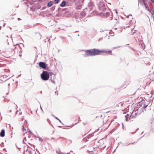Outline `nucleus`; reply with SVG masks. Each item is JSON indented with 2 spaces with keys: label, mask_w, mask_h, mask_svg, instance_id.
<instances>
[{
  "label": "nucleus",
  "mask_w": 154,
  "mask_h": 154,
  "mask_svg": "<svg viewBox=\"0 0 154 154\" xmlns=\"http://www.w3.org/2000/svg\"><path fill=\"white\" fill-rule=\"evenodd\" d=\"M85 54L88 56H94L100 54V50L96 48L88 50H86Z\"/></svg>",
  "instance_id": "obj_1"
},
{
  "label": "nucleus",
  "mask_w": 154,
  "mask_h": 154,
  "mask_svg": "<svg viewBox=\"0 0 154 154\" xmlns=\"http://www.w3.org/2000/svg\"><path fill=\"white\" fill-rule=\"evenodd\" d=\"M63 11H65L64 16L67 17H69L72 15L73 10L71 8H64L62 9Z\"/></svg>",
  "instance_id": "obj_2"
},
{
  "label": "nucleus",
  "mask_w": 154,
  "mask_h": 154,
  "mask_svg": "<svg viewBox=\"0 0 154 154\" xmlns=\"http://www.w3.org/2000/svg\"><path fill=\"white\" fill-rule=\"evenodd\" d=\"M98 8L100 11L104 12L106 9L105 2L103 1H100L98 4Z\"/></svg>",
  "instance_id": "obj_3"
},
{
  "label": "nucleus",
  "mask_w": 154,
  "mask_h": 154,
  "mask_svg": "<svg viewBox=\"0 0 154 154\" xmlns=\"http://www.w3.org/2000/svg\"><path fill=\"white\" fill-rule=\"evenodd\" d=\"M49 72L46 71H43L42 73L41 74V76L42 80L44 81L48 80L49 78Z\"/></svg>",
  "instance_id": "obj_4"
},
{
  "label": "nucleus",
  "mask_w": 154,
  "mask_h": 154,
  "mask_svg": "<svg viewBox=\"0 0 154 154\" xmlns=\"http://www.w3.org/2000/svg\"><path fill=\"white\" fill-rule=\"evenodd\" d=\"M50 80H51V82L54 84H55V82L54 80L55 78V76L52 72H49Z\"/></svg>",
  "instance_id": "obj_5"
},
{
  "label": "nucleus",
  "mask_w": 154,
  "mask_h": 154,
  "mask_svg": "<svg viewBox=\"0 0 154 154\" xmlns=\"http://www.w3.org/2000/svg\"><path fill=\"white\" fill-rule=\"evenodd\" d=\"M94 7V4L93 2H89L88 4V8H87V11H88L89 10V12L90 13V11L93 9Z\"/></svg>",
  "instance_id": "obj_6"
},
{
  "label": "nucleus",
  "mask_w": 154,
  "mask_h": 154,
  "mask_svg": "<svg viewBox=\"0 0 154 154\" xmlns=\"http://www.w3.org/2000/svg\"><path fill=\"white\" fill-rule=\"evenodd\" d=\"M41 7L40 5L36 3L33 5L32 7L30 8L31 10L33 11H34L36 9H38L40 8Z\"/></svg>",
  "instance_id": "obj_7"
},
{
  "label": "nucleus",
  "mask_w": 154,
  "mask_h": 154,
  "mask_svg": "<svg viewBox=\"0 0 154 154\" xmlns=\"http://www.w3.org/2000/svg\"><path fill=\"white\" fill-rule=\"evenodd\" d=\"M40 67L44 69H46L48 65L45 62H40L38 63Z\"/></svg>",
  "instance_id": "obj_8"
},
{
  "label": "nucleus",
  "mask_w": 154,
  "mask_h": 154,
  "mask_svg": "<svg viewBox=\"0 0 154 154\" xmlns=\"http://www.w3.org/2000/svg\"><path fill=\"white\" fill-rule=\"evenodd\" d=\"M98 143H100V144L98 145V147H102L104 149L106 147V145H104V142L102 139L100 140L98 142Z\"/></svg>",
  "instance_id": "obj_9"
},
{
  "label": "nucleus",
  "mask_w": 154,
  "mask_h": 154,
  "mask_svg": "<svg viewBox=\"0 0 154 154\" xmlns=\"http://www.w3.org/2000/svg\"><path fill=\"white\" fill-rule=\"evenodd\" d=\"M125 117L126 121H128V118L129 120L130 119H131V118H135V116L134 115H132V114H131L130 116L129 114H127V115L125 116Z\"/></svg>",
  "instance_id": "obj_10"
},
{
  "label": "nucleus",
  "mask_w": 154,
  "mask_h": 154,
  "mask_svg": "<svg viewBox=\"0 0 154 154\" xmlns=\"http://www.w3.org/2000/svg\"><path fill=\"white\" fill-rule=\"evenodd\" d=\"M142 36L140 35H137L135 37V38L136 41L138 43L141 41V39H142Z\"/></svg>",
  "instance_id": "obj_11"
},
{
  "label": "nucleus",
  "mask_w": 154,
  "mask_h": 154,
  "mask_svg": "<svg viewBox=\"0 0 154 154\" xmlns=\"http://www.w3.org/2000/svg\"><path fill=\"white\" fill-rule=\"evenodd\" d=\"M60 5L61 7H64L66 5H68L67 1H66L65 0H63Z\"/></svg>",
  "instance_id": "obj_12"
},
{
  "label": "nucleus",
  "mask_w": 154,
  "mask_h": 154,
  "mask_svg": "<svg viewBox=\"0 0 154 154\" xmlns=\"http://www.w3.org/2000/svg\"><path fill=\"white\" fill-rule=\"evenodd\" d=\"M87 9H85L81 13V16L82 17H85L87 14Z\"/></svg>",
  "instance_id": "obj_13"
},
{
  "label": "nucleus",
  "mask_w": 154,
  "mask_h": 154,
  "mask_svg": "<svg viewBox=\"0 0 154 154\" xmlns=\"http://www.w3.org/2000/svg\"><path fill=\"white\" fill-rule=\"evenodd\" d=\"M93 136V135L90 134H89L88 136L87 137H84L83 140L84 142H87L88 140V139H89L92 136Z\"/></svg>",
  "instance_id": "obj_14"
},
{
  "label": "nucleus",
  "mask_w": 154,
  "mask_h": 154,
  "mask_svg": "<svg viewBox=\"0 0 154 154\" xmlns=\"http://www.w3.org/2000/svg\"><path fill=\"white\" fill-rule=\"evenodd\" d=\"M101 16H104L106 17H109L110 15V14L109 12H106L105 13H103L101 12Z\"/></svg>",
  "instance_id": "obj_15"
},
{
  "label": "nucleus",
  "mask_w": 154,
  "mask_h": 154,
  "mask_svg": "<svg viewBox=\"0 0 154 154\" xmlns=\"http://www.w3.org/2000/svg\"><path fill=\"white\" fill-rule=\"evenodd\" d=\"M0 136L2 137H3L5 136V130L4 129H2L0 133Z\"/></svg>",
  "instance_id": "obj_16"
},
{
  "label": "nucleus",
  "mask_w": 154,
  "mask_h": 154,
  "mask_svg": "<svg viewBox=\"0 0 154 154\" xmlns=\"http://www.w3.org/2000/svg\"><path fill=\"white\" fill-rule=\"evenodd\" d=\"M143 101H144V100H141V101L138 102V104H137V106H139L140 107L142 106H143V104L144 103H143Z\"/></svg>",
  "instance_id": "obj_17"
},
{
  "label": "nucleus",
  "mask_w": 154,
  "mask_h": 154,
  "mask_svg": "<svg viewBox=\"0 0 154 154\" xmlns=\"http://www.w3.org/2000/svg\"><path fill=\"white\" fill-rule=\"evenodd\" d=\"M53 3V2L52 1H50L48 3L47 6L48 7H51L52 6Z\"/></svg>",
  "instance_id": "obj_18"
},
{
  "label": "nucleus",
  "mask_w": 154,
  "mask_h": 154,
  "mask_svg": "<svg viewBox=\"0 0 154 154\" xmlns=\"http://www.w3.org/2000/svg\"><path fill=\"white\" fill-rule=\"evenodd\" d=\"M72 0H68L67 1V3H68V5H71L74 2H73Z\"/></svg>",
  "instance_id": "obj_19"
},
{
  "label": "nucleus",
  "mask_w": 154,
  "mask_h": 154,
  "mask_svg": "<svg viewBox=\"0 0 154 154\" xmlns=\"http://www.w3.org/2000/svg\"><path fill=\"white\" fill-rule=\"evenodd\" d=\"M95 12L93 11H92V13H91V14L90 15H88V17H91L93 16V15H95Z\"/></svg>",
  "instance_id": "obj_20"
},
{
  "label": "nucleus",
  "mask_w": 154,
  "mask_h": 154,
  "mask_svg": "<svg viewBox=\"0 0 154 154\" xmlns=\"http://www.w3.org/2000/svg\"><path fill=\"white\" fill-rule=\"evenodd\" d=\"M147 10L149 11V12L151 13L152 14H154V11H153L152 9H149V8H148L147 9Z\"/></svg>",
  "instance_id": "obj_21"
},
{
  "label": "nucleus",
  "mask_w": 154,
  "mask_h": 154,
  "mask_svg": "<svg viewBox=\"0 0 154 154\" xmlns=\"http://www.w3.org/2000/svg\"><path fill=\"white\" fill-rule=\"evenodd\" d=\"M82 4L77 5L76 7V8L78 9H80L82 7Z\"/></svg>",
  "instance_id": "obj_22"
},
{
  "label": "nucleus",
  "mask_w": 154,
  "mask_h": 154,
  "mask_svg": "<svg viewBox=\"0 0 154 154\" xmlns=\"http://www.w3.org/2000/svg\"><path fill=\"white\" fill-rule=\"evenodd\" d=\"M138 2L140 4H143L145 2V0H139Z\"/></svg>",
  "instance_id": "obj_23"
},
{
  "label": "nucleus",
  "mask_w": 154,
  "mask_h": 154,
  "mask_svg": "<svg viewBox=\"0 0 154 154\" xmlns=\"http://www.w3.org/2000/svg\"><path fill=\"white\" fill-rule=\"evenodd\" d=\"M143 4L145 6V8H146V9H147H147H148V8H149V7H148V5L145 2L143 3Z\"/></svg>",
  "instance_id": "obj_24"
},
{
  "label": "nucleus",
  "mask_w": 154,
  "mask_h": 154,
  "mask_svg": "<svg viewBox=\"0 0 154 154\" xmlns=\"http://www.w3.org/2000/svg\"><path fill=\"white\" fill-rule=\"evenodd\" d=\"M52 116H54V118L55 119H57V120H58L61 123L62 125H63V123H62V122H61V120H60V119H59L57 117H56V116H54V115H52Z\"/></svg>",
  "instance_id": "obj_25"
},
{
  "label": "nucleus",
  "mask_w": 154,
  "mask_h": 154,
  "mask_svg": "<svg viewBox=\"0 0 154 154\" xmlns=\"http://www.w3.org/2000/svg\"><path fill=\"white\" fill-rule=\"evenodd\" d=\"M37 138H38V140H39L42 142L43 141V140L42 138H41V137H38V136H37V137H36Z\"/></svg>",
  "instance_id": "obj_26"
},
{
  "label": "nucleus",
  "mask_w": 154,
  "mask_h": 154,
  "mask_svg": "<svg viewBox=\"0 0 154 154\" xmlns=\"http://www.w3.org/2000/svg\"><path fill=\"white\" fill-rule=\"evenodd\" d=\"M135 143V142L133 143H124V145H125V146H128V145H129V144H133V143Z\"/></svg>",
  "instance_id": "obj_27"
},
{
  "label": "nucleus",
  "mask_w": 154,
  "mask_h": 154,
  "mask_svg": "<svg viewBox=\"0 0 154 154\" xmlns=\"http://www.w3.org/2000/svg\"><path fill=\"white\" fill-rule=\"evenodd\" d=\"M105 53L111 54L112 53V51L111 50L106 51H105Z\"/></svg>",
  "instance_id": "obj_28"
},
{
  "label": "nucleus",
  "mask_w": 154,
  "mask_h": 154,
  "mask_svg": "<svg viewBox=\"0 0 154 154\" xmlns=\"http://www.w3.org/2000/svg\"><path fill=\"white\" fill-rule=\"evenodd\" d=\"M106 51L105 50H100V54L101 53H105Z\"/></svg>",
  "instance_id": "obj_29"
},
{
  "label": "nucleus",
  "mask_w": 154,
  "mask_h": 154,
  "mask_svg": "<svg viewBox=\"0 0 154 154\" xmlns=\"http://www.w3.org/2000/svg\"><path fill=\"white\" fill-rule=\"evenodd\" d=\"M36 0H32V2H29V3L31 4L32 5L34 3V2L36 1Z\"/></svg>",
  "instance_id": "obj_30"
},
{
  "label": "nucleus",
  "mask_w": 154,
  "mask_h": 154,
  "mask_svg": "<svg viewBox=\"0 0 154 154\" xmlns=\"http://www.w3.org/2000/svg\"><path fill=\"white\" fill-rule=\"evenodd\" d=\"M148 106V105H145L144 104H143V109H144L146 108V107Z\"/></svg>",
  "instance_id": "obj_31"
},
{
  "label": "nucleus",
  "mask_w": 154,
  "mask_h": 154,
  "mask_svg": "<svg viewBox=\"0 0 154 154\" xmlns=\"http://www.w3.org/2000/svg\"><path fill=\"white\" fill-rule=\"evenodd\" d=\"M60 1V0H55L54 2L56 4H57Z\"/></svg>",
  "instance_id": "obj_32"
},
{
  "label": "nucleus",
  "mask_w": 154,
  "mask_h": 154,
  "mask_svg": "<svg viewBox=\"0 0 154 154\" xmlns=\"http://www.w3.org/2000/svg\"><path fill=\"white\" fill-rule=\"evenodd\" d=\"M0 145H1V147H3L4 146V143L3 142H2L1 144H0Z\"/></svg>",
  "instance_id": "obj_33"
},
{
  "label": "nucleus",
  "mask_w": 154,
  "mask_h": 154,
  "mask_svg": "<svg viewBox=\"0 0 154 154\" xmlns=\"http://www.w3.org/2000/svg\"><path fill=\"white\" fill-rule=\"evenodd\" d=\"M27 151H28V152L29 154H32V152L31 150H27Z\"/></svg>",
  "instance_id": "obj_34"
},
{
  "label": "nucleus",
  "mask_w": 154,
  "mask_h": 154,
  "mask_svg": "<svg viewBox=\"0 0 154 154\" xmlns=\"http://www.w3.org/2000/svg\"><path fill=\"white\" fill-rule=\"evenodd\" d=\"M59 127H60L62 128L63 129H66V128H65V127L64 126H59Z\"/></svg>",
  "instance_id": "obj_35"
},
{
  "label": "nucleus",
  "mask_w": 154,
  "mask_h": 154,
  "mask_svg": "<svg viewBox=\"0 0 154 154\" xmlns=\"http://www.w3.org/2000/svg\"><path fill=\"white\" fill-rule=\"evenodd\" d=\"M29 134H33L32 133V131H31L30 130H29Z\"/></svg>",
  "instance_id": "obj_36"
},
{
  "label": "nucleus",
  "mask_w": 154,
  "mask_h": 154,
  "mask_svg": "<svg viewBox=\"0 0 154 154\" xmlns=\"http://www.w3.org/2000/svg\"><path fill=\"white\" fill-rule=\"evenodd\" d=\"M55 93L57 95L58 94V93H57V91H55Z\"/></svg>",
  "instance_id": "obj_37"
},
{
  "label": "nucleus",
  "mask_w": 154,
  "mask_h": 154,
  "mask_svg": "<svg viewBox=\"0 0 154 154\" xmlns=\"http://www.w3.org/2000/svg\"><path fill=\"white\" fill-rule=\"evenodd\" d=\"M133 114V115H134V116H135H135L137 115V113H135L134 114L133 112L132 113V114Z\"/></svg>",
  "instance_id": "obj_38"
},
{
  "label": "nucleus",
  "mask_w": 154,
  "mask_h": 154,
  "mask_svg": "<svg viewBox=\"0 0 154 154\" xmlns=\"http://www.w3.org/2000/svg\"><path fill=\"white\" fill-rule=\"evenodd\" d=\"M117 127V126L115 127V128H114L113 129H112V131H113V132L114 131H115V130L116 129V128Z\"/></svg>",
  "instance_id": "obj_39"
},
{
  "label": "nucleus",
  "mask_w": 154,
  "mask_h": 154,
  "mask_svg": "<svg viewBox=\"0 0 154 154\" xmlns=\"http://www.w3.org/2000/svg\"><path fill=\"white\" fill-rule=\"evenodd\" d=\"M51 9H52V10H54V9H55V7H52L51 8Z\"/></svg>",
  "instance_id": "obj_40"
},
{
  "label": "nucleus",
  "mask_w": 154,
  "mask_h": 154,
  "mask_svg": "<svg viewBox=\"0 0 154 154\" xmlns=\"http://www.w3.org/2000/svg\"><path fill=\"white\" fill-rule=\"evenodd\" d=\"M122 129H123L124 128V125H123V123H122Z\"/></svg>",
  "instance_id": "obj_41"
},
{
  "label": "nucleus",
  "mask_w": 154,
  "mask_h": 154,
  "mask_svg": "<svg viewBox=\"0 0 154 154\" xmlns=\"http://www.w3.org/2000/svg\"><path fill=\"white\" fill-rule=\"evenodd\" d=\"M104 31L102 29H100V32H103Z\"/></svg>",
  "instance_id": "obj_42"
},
{
  "label": "nucleus",
  "mask_w": 154,
  "mask_h": 154,
  "mask_svg": "<svg viewBox=\"0 0 154 154\" xmlns=\"http://www.w3.org/2000/svg\"><path fill=\"white\" fill-rule=\"evenodd\" d=\"M132 16V15L131 14H130L129 15H128V16L127 17V18H128L129 17V16Z\"/></svg>",
  "instance_id": "obj_43"
},
{
  "label": "nucleus",
  "mask_w": 154,
  "mask_h": 154,
  "mask_svg": "<svg viewBox=\"0 0 154 154\" xmlns=\"http://www.w3.org/2000/svg\"><path fill=\"white\" fill-rule=\"evenodd\" d=\"M23 144H26V143L24 142V139H23Z\"/></svg>",
  "instance_id": "obj_44"
},
{
  "label": "nucleus",
  "mask_w": 154,
  "mask_h": 154,
  "mask_svg": "<svg viewBox=\"0 0 154 154\" xmlns=\"http://www.w3.org/2000/svg\"><path fill=\"white\" fill-rule=\"evenodd\" d=\"M153 3H154V0H150Z\"/></svg>",
  "instance_id": "obj_45"
},
{
  "label": "nucleus",
  "mask_w": 154,
  "mask_h": 154,
  "mask_svg": "<svg viewBox=\"0 0 154 154\" xmlns=\"http://www.w3.org/2000/svg\"><path fill=\"white\" fill-rule=\"evenodd\" d=\"M17 19L18 20H21V19L19 18H18Z\"/></svg>",
  "instance_id": "obj_46"
},
{
  "label": "nucleus",
  "mask_w": 154,
  "mask_h": 154,
  "mask_svg": "<svg viewBox=\"0 0 154 154\" xmlns=\"http://www.w3.org/2000/svg\"><path fill=\"white\" fill-rule=\"evenodd\" d=\"M25 129V128H24V127L23 126V128H22V129L23 130H24Z\"/></svg>",
  "instance_id": "obj_47"
},
{
  "label": "nucleus",
  "mask_w": 154,
  "mask_h": 154,
  "mask_svg": "<svg viewBox=\"0 0 154 154\" xmlns=\"http://www.w3.org/2000/svg\"><path fill=\"white\" fill-rule=\"evenodd\" d=\"M100 128H99L97 131L96 130L95 131V132L97 131H98V130H100Z\"/></svg>",
  "instance_id": "obj_48"
},
{
  "label": "nucleus",
  "mask_w": 154,
  "mask_h": 154,
  "mask_svg": "<svg viewBox=\"0 0 154 154\" xmlns=\"http://www.w3.org/2000/svg\"><path fill=\"white\" fill-rule=\"evenodd\" d=\"M115 10L116 11V13L117 14H118V12H117V11L115 9Z\"/></svg>",
  "instance_id": "obj_49"
},
{
  "label": "nucleus",
  "mask_w": 154,
  "mask_h": 154,
  "mask_svg": "<svg viewBox=\"0 0 154 154\" xmlns=\"http://www.w3.org/2000/svg\"><path fill=\"white\" fill-rule=\"evenodd\" d=\"M10 83H9L8 85V87L9 88V86H10Z\"/></svg>",
  "instance_id": "obj_50"
},
{
  "label": "nucleus",
  "mask_w": 154,
  "mask_h": 154,
  "mask_svg": "<svg viewBox=\"0 0 154 154\" xmlns=\"http://www.w3.org/2000/svg\"><path fill=\"white\" fill-rule=\"evenodd\" d=\"M73 1V2H75L76 1V0H72Z\"/></svg>",
  "instance_id": "obj_51"
},
{
  "label": "nucleus",
  "mask_w": 154,
  "mask_h": 154,
  "mask_svg": "<svg viewBox=\"0 0 154 154\" xmlns=\"http://www.w3.org/2000/svg\"><path fill=\"white\" fill-rule=\"evenodd\" d=\"M40 108H41V109L42 110V111H43V109H42V107H41V106H40Z\"/></svg>",
  "instance_id": "obj_52"
},
{
  "label": "nucleus",
  "mask_w": 154,
  "mask_h": 154,
  "mask_svg": "<svg viewBox=\"0 0 154 154\" xmlns=\"http://www.w3.org/2000/svg\"><path fill=\"white\" fill-rule=\"evenodd\" d=\"M28 137L29 138H30L31 137V136L30 135H29Z\"/></svg>",
  "instance_id": "obj_53"
},
{
  "label": "nucleus",
  "mask_w": 154,
  "mask_h": 154,
  "mask_svg": "<svg viewBox=\"0 0 154 154\" xmlns=\"http://www.w3.org/2000/svg\"><path fill=\"white\" fill-rule=\"evenodd\" d=\"M61 9V8H58V10H59V11H60V10Z\"/></svg>",
  "instance_id": "obj_54"
},
{
  "label": "nucleus",
  "mask_w": 154,
  "mask_h": 154,
  "mask_svg": "<svg viewBox=\"0 0 154 154\" xmlns=\"http://www.w3.org/2000/svg\"><path fill=\"white\" fill-rule=\"evenodd\" d=\"M21 75V74H20V75H18V77H20V75Z\"/></svg>",
  "instance_id": "obj_55"
},
{
  "label": "nucleus",
  "mask_w": 154,
  "mask_h": 154,
  "mask_svg": "<svg viewBox=\"0 0 154 154\" xmlns=\"http://www.w3.org/2000/svg\"><path fill=\"white\" fill-rule=\"evenodd\" d=\"M135 132H133L132 133V134H134V133H135Z\"/></svg>",
  "instance_id": "obj_56"
},
{
  "label": "nucleus",
  "mask_w": 154,
  "mask_h": 154,
  "mask_svg": "<svg viewBox=\"0 0 154 154\" xmlns=\"http://www.w3.org/2000/svg\"><path fill=\"white\" fill-rule=\"evenodd\" d=\"M1 28H2L1 26H0V30L1 29Z\"/></svg>",
  "instance_id": "obj_57"
},
{
  "label": "nucleus",
  "mask_w": 154,
  "mask_h": 154,
  "mask_svg": "<svg viewBox=\"0 0 154 154\" xmlns=\"http://www.w3.org/2000/svg\"><path fill=\"white\" fill-rule=\"evenodd\" d=\"M51 139H54V138L52 137V138H51Z\"/></svg>",
  "instance_id": "obj_58"
},
{
  "label": "nucleus",
  "mask_w": 154,
  "mask_h": 154,
  "mask_svg": "<svg viewBox=\"0 0 154 154\" xmlns=\"http://www.w3.org/2000/svg\"><path fill=\"white\" fill-rule=\"evenodd\" d=\"M67 154H70L69 152V153H67Z\"/></svg>",
  "instance_id": "obj_59"
},
{
  "label": "nucleus",
  "mask_w": 154,
  "mask_h": 154,
  "mask_svg": "<svg viewBox=\"0 0 154 154\" xmlns=\"http://www.w3.org/2000/svg\"><path fill=\"white\" fill-rule=\"evenodd\" d=\"M117 125H118V126H119V124H118H118H117Z\"/></svg>",
  "instance_id": "obj_60"
},
{
  "label": "nucleus",
  "mask_w": 154,
  "mask_h": 154,
  "mask_svg": "<svg viewBox=\"0 0 154 154\" xmlns=\"http://www.w3.org/2000/svg\"><path fill=\"white\" fill-rule=\"evenodd\" d=\"M76 4H77V5H78V2L76 3Z\"/></svg>",
  "instance_id": "obj_61"
},
{
  "label": "nucleus",
  "mask_w": 154,
  "mask_h": 154,
  "mask_svg": "<svg viewBox=\"0 0 154 154\" xmlns=\"http://www.w3.org/2000/svg\"><path fill=\"white\" fill-rule=\"evenodd\" d=\"M10 29H11H11H12L11 27H10Z\"/></svg>",
  "instance_id": "obj_62"
},
{
  "label": "nucleus",
  "mask_w": 154,
  "mask_h": 154,
  "mask_svg": "<svg viewBox=\"0 0 154 154\" xmlns=\"http://www.w3.org/2000/svg\"><path fill=\"white\" fill-rule=\"evenodd\" d=\"M56 152H57V153H59V152H57V151H56Z\"/></svg>",
  "instance_id": "obj_63"
},
{
  "label": "nucleus",
  "mask_w": 154,
  "mask_h": 154,
  "mask_svg": "<svg viewBox=\"0 0 154 154\" xmlns=\"http://www.w3.org/2000/svg\"><path fill=\"white\" fill-rule=\"evenodd\" d=\"M5 149H3V150H5Z\"/></svg>",
  "instance_id": "obj_64"
}]
</instances>
